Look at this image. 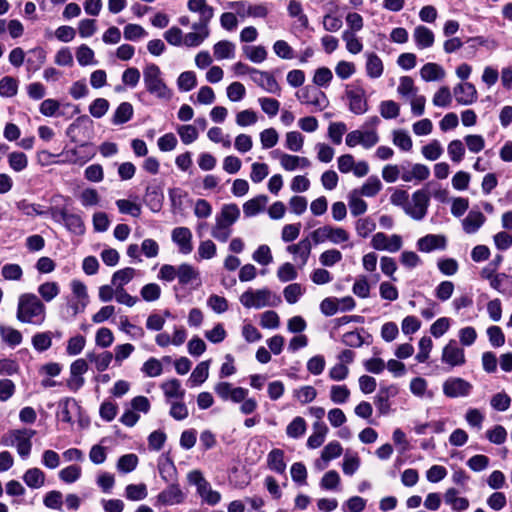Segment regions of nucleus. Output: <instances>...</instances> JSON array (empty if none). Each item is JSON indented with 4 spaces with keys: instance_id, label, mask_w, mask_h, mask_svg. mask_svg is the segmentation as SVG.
I'll return each mask as SVG.
<instances>
[{
    "instance_id": "nucleus-58",
    "label": "nucleus",
    "mask_w": 512,
    "mask_h": 512,
    "mask_svg": "<svg viewBox=\"0 0 512 512\" xmlns=\"http://www.w3.org/2000/svg\"><path fill=\"white\" fill-rule=\"evenodd\" d=\"M342 39L345 41L346 49L349 53L355 55L362 51L363 44L353 31H344L342 33Z\"/></svg>"
},
{
    "instance_id": "nucleus-42",
    "label": "nucleus",
    "mask_w": 512,
    "mask_h": 512,
    "mask_svg": "<svg viewBox=\"0 0 512 512\" xmlns=\"http://www.w3.org/2000/svg\"><path fill=\"white\" fill-rule=\"evenodd\" d=\"M136 276V269L132 267H126L116 271L112 275V285L116 288H123L124 285L128 284Z\"/></svg>"
},
{
    "instance_id": "nucleus-1",
    "label": "nucleus",
    "mask_w": 512,
    "mask_h": 512,
    "mask_svg": "<svg viewBox=\"0 0 512 512\" xmlns=\"http://www.w3.org/2000/svg\"><path fill=\"white\" fill-rule=\"evenodd\" d=\"M16 319L22 324L41 326L46 320V306L34 293H22L17 301Z\"/></svg>"
},
{
    "instance_id": "nucleus-35",
    "label": "nucleus",
    "mask_w": 512,
    "mask_h": 512,
    "mask_svg": "<svg viewBox=\"0 0 512 512\" xmlns=\"http://www.w3.org/2000/svg\"><path fill=\"white\" fill-rule=\"evenodd\" d=\"M268 202L266 195H258L244 203L243 212L246 217H252L263 211Z\"/></svg>"
},
{
    "instance_id": "nucleus-64",
    "label": "nucleus",
    "mask_w": 512,
    "mask_h": 512,
    "mask_svg": "<svg viewBox=\"0 0 512 512\" xmlns=\"http://www.w3.org/2000/svg\"><path fill=\"white\" fill-rule=\"evenodd\" d=\"M178 88L181 91H190L197 85L196 74L193 71L182 72L177 79Z\"/></svg>"
},
{
    "instance_id": "nucleus-37",
    "label": "nucleus",
    "mask_w": 512,
    "mask_h": 512,
    "mask_svg": "<svg viewBox=\"0 0 512 512\" xmlns=\"http://www.w3.org/2000/svg\"><path fill=\"white\" fill-rule=\"evenodd\" d=\"M0 337L1 340L10 347L20 345L23 340V336L19 330L5 325H0Z\"/></svg>"
},
{
    "instance_id": "nucleus-60",
    "label": "nucleus",
    "mask_w": 512,
    "mask_h": 512,
    "mask_svg": "<svg viewBox=\"0 0 512 512\" xmlns=\"http://www.w3.org/2000/svg\"><path fill=\"white\" fill-rule=\"evenodd\" d=\"M343 452V447L338 441L329 442L322 450L321 459L324 462H329L338 458Z\"/></svg>"
},
{
    "instance_id": "nucleus-31",
    "label": "nucleus",
    "mask_w": 512,
    "mask_h": 512,
    "mask_svg": "<svg viewBox=\"0 0 512 512\" xmlns=\"http://www.w3.org/2000/svg\"><path fill=\"white\" fill-rule=\"evenodd\" d=\"M210 363V360L202 361L194 368L188 380L191 387L200 386L208 379Z\"/></svg>"
},
{
    "instance_id": "nucleus-36",
    "label": "nucleus",
    "mask_w": 512,
    "mask_h": 512,
    "mask_svg": "<svg viewBox=\"0 0 512 512\" xmlns=\"http://www.w3.org/2000/svg\"><path fill=\"white\" fill-rule=\"evenodd\" d=\"M366 56V72L368 77L373 79L381 77L384 71V66L380 57L373 52L367 53Z\"/></svg>"
},
{
    "instance_id": "nucleus-43",
    "label": "nucleus",
    "mask_w": 512,
    "mask_h": 512,
    "mask_svg": "<svg viewBox=\"0 0 512 512\" xmlns=\"http://www.w3.org/2000/svg\"><path fill=\"white\" fill-rule=\"evenodd\" d=\"M397 93L406 99H410L418 93V88L415 86L414 81L409 76H402L399 79Z\"/></svg>"
},
{
    "instance_id": "nucleus-13",
    "label": "nucleus",
    "mask_w": 512,
    "mask_h": 512,
    "mask_svg": "<svg viewBox=\"0 0 512 512\" xmlns=\"http://www.w3.org/2000/svg\"><path fill=\"white\" fill-rule=\"evenodd\" d=\"M441 361L450 367L461 366L466 361L464 350L457 346L455 340H450L442 350Z\"/></svg>"
},
{
    "instance_id": "nucleus-54",
    "label": "nucleus",
    "mask_w": 512,
    "mask_h": 512,
    "mask_svg": "<svg viewBox=\"0 0 512 512\" xmlns=\"http://www.w3.org/2000/svg\"><path fill=\"white\" fill-rule=\"evenodd\" d=\"M18 92V81L11 77L5 76L0 80V96L13 97Z\"/></svg>"
},
{
    "instance_id": "nucleus-14",
    "label": "nucleus",
    "mask_w": 512,
    "mask_h": 512,
    "mask_svg": "<svg viewBox=\"0 0 512 512\" xmlns=\"http://www.w3.org/2000/svg\"><path fill=\"white\" fill-rule=\"evenodd\" d=\"M88 370V364L85 359L79 358L70 365V378L67 381V386L77 391L84 385V378L82 375Z\"/></svg>"
},
{
    "instance_id": "nucleus-9",
    "label": "nucleus",
    "mask_w": 512,
    "mask_h": 512,
    "mask_svg": "<svg viewBox=\"0 0 512 512\" xmlns=\"http://www.w3.org/2000/svg\"><path fill=\"white\" fill-rule=\"evenodd\" d=\"M371 245L376 250L395 253L401 249L403 241L400 235L388 236L383 232H377L372 237Z\"/></svg>"
},
{
    "instance_id": "nucleus-15",
    "label": "nucleus",
    "mask_w": 512,
    "mask_h": 512,
    "mask_svg": "<svg viewBox=\"0 0 512 512\" xmlns=\"http://www.w3.org/2000/svg\"><path fill=\"white\" fill-rule=\"evenodd\" d=\"M187 7L189 11L199 15V21L195 24L199 26H207L214 16V9L208 5L206 0H188Z\"/></svg>"
},
{
    "instance_id": "nucleus-50",
    "label": "nucleus",
    "mask_w": 512,
    "mask_h": 512,
    "mask_svg": "<svg viewBox=\"0 0 512 512\" xmlns=\"http://www.w3.org/2000/svg\"><path fill=\"white\" fill-rule=\"evenodd\" d=\"M392 142L395 146L400 148L402 151H410L413 146V142L409 134L401 129L394 130Z\"/></svg>"
},
{
    "instance_id": "nucleus-32",
    "label": "nucleus",
    "mask_w": 512,
    "mask_h": 512,
    "mask_svg": "<svg viewBox=\"0 0 512 512\" xmlns=\"http://www.w3.org/2000/svg\"><path fill=\"white\" fill-rule=\"evenodd\" d=\"M328 433V427L324 422H315L313 424V433L307 440V446L311 449L320 447Z\"/></svg>"
},
{
    "instance_id": "nucleus-57",
    "label": "nucleus",
    "mask_w": 512,
    "mask_h": 512,
    "mask_svg": "<svg viewBox=\"0 0 512 512\" xmlns=\"http://www.w3.org/2000/svg\"><path fill=\"white\" fill-rule=\"evenodd\" d=\"M304 144V136L298 131H290L285 136V146L288 150L299 152Z\"/></svg>"
},
{
    "instance_id": "nucleus-47",
    "label": "nucleus",
    "mask_w": 512,
    "mask_h": 512,
    "mask_svg": "<svg viewBox=\"0 0 512 512\" xmlns=\"http://www.w3.org/2000/svg\"><path fill=\"white\" fill-rule=\"evenodd\" d=\"M307 429V424L304 418L295 417L286 427V434L290 438H299L304 435Z\"/></svg>"
},
{
    "instance_id": "nucleus-28",
    "label": "nucleus",
    "mask_w": 512,
    "mask_h": 512,
    "mask_svg": "<svg viewBox=\"0 0 512 512\" xmlns=\"http://www.w3.org/2000/svg\"><path fill=\"white\" fill-rule=\"evenodd\" d=\"M429 176V167L421 163H416L412 166L410 170L404 171L401 174V179L404 182H411L413 180L421 182L426 180Z\"/></svg>"
},
{
    "instance_id": "nucleus-61",
    "label": "nucleus",
    "mask_w": 512,
    "mask_h": 512,
    "mask_svg": "<svg viewBox=\"0 0 512 512\" xmlns=\"http://www.w3.org/2000/svg\"><path fill=\"white\" fill-rule=\"evenodd\" d=\"M452 102L451 91L448 86H441L433 96L432 103L436 107H448Z\"/></svg>"
},
{
    "instance_id": "nucleus-12",
    "label": "nucleus",
    "mask_w": 512,
    "mask_h": 512,
    "mask_svg": "<svg viewBox=\"0 0 512 512\" xmlns=\"http://www.w3.org/2000/svg\"><path fill=\"white\" fill-rule=\"evenodd\" d=\"M56 221H62L65 227L76 235H83L85 232V225L78 214L68 213L65 209L55 210L52 213Z\"/></svg>"
},
{
    "instance_id": "nucleus-22",
    "label": "nucleus",
    "mask_w": 512,
    "mask_h": 512,
    "mask_svg": "<svg viewBox=\"0 0 512 512\" xmlns=\"http://www.w3.org/2000/svg\"><path fill=\"white\" fill-rule=\"evenodd\" d=\"M185 495L176 483L170 484L157 495V502L162 505H175L184 501Z\"/></svg>"
},
{
    "instance_id": "nucleus-11",
    "label": "nucleus",
    "mask_w": 512,
    "mask_h": 512,
    "mask_svg": "<svg viewBox=\"0 0 512 512\" xmlns=\"http://www.w3.org/2000/svg\"><path fill=\"white\" fill-rule=\"evenodd\" d=\"M215 393L223 400L240 403L245 400L248 390L242 387H233L229 382H219L214 386Z\"/></svg>"
},
{
    "instance_id": "nucleus-10",
    "label": "nucleus",
    "mask_w": 512,
    "mask_h": 512,
    "mask_svg": "<svg viewBox=\"0 0 512 512\" xmlns=\"http://www.w3.org/2000/svg\"><path fill=\"white\" fill-rule=\"evenodd\" d=\"M473 386L470 382L460 377H452L443 383V393L450 398L466 397Z\"/></svg>"
},
{
    "instance_id": "nucleus-30",
    "label": "nucleus",
    "mask_w": 512,
    "mask_h": 512,
    "mask_svg": "<svg viewBox=\"0 0 512 512\" xmlns=\"http://www.w3.org/2000/svg\"><path fill=\"white\" fill-rule=\"evenodd\" d=\"M486 217L480 211H470L463 219L462 225L466 233H475L485 222Z\"/></svg>"
},
{
    "instance_id": "nucleus-23",
    "label": "nucleus",
    "mask_w": 512,
    "mask_h": 512,
    "mask_svg": "<svg viewBox=\"0 0 512 512\" xmlns=\"http://www.w3.org/2000/svg\"><path fill=\"white\" fill-rule=\"evenodd\" d=\"M172 240L183 254H189L193 250L192 233L187 227H177L172 231Z\"/></svg>"
},
{
    "instance_id": "nucleus-52",
    "label": "nucleus",
    "mask_w": 512,
    "mask_h": 512,
    "mask_svg": "<svg viewBox=\"0 0 512 512\" xmlns=\"http://www.w3.org/2000/svg\"><path fill=\"white\" fill-rule=\"evenodd\" d=\"M198 271L190 264L183 263L178 267L177 278L179 283L186 285L198 277Z\"/></svg>"
},
{
    "instance_id": "nucleus-49",
    "label": "nucleus",
    "mask_w": 512,
    "mask_h": 512,
    "mask_svg": "<svg viewBox=\"0 0 512 512\" xmlns=\"http://www.w3.org/2000/svg\"><path fill=\"white\" fill-rule=\"evenodd\" d=\"M139 459L136 454L130 453L121 456L117 461V469L122 473L134 471L138 465Z\"/></svg>"
},
{
    "instance_id": "nucleus-44",
    "label": "nucleus",
    "mask_w": 512,
    "mask_h": 512,
    "mask_svg": "<svg viewBox=\"0 0 512 512\" xmlns=\"http://www.w3.org/2000/svg\"><path fill=\"white\" fill-rule=\"evenodd\" d=\"M382 189V183L377 176H371L358 190L359 195L365 197H374Z\"/></svg>"
},
{
    "instance_id": "nucleus-38",
    "label": "nucleus",
    "mask_w": 512,
    "mask_h": 512,
    "mask_svg": "<svg viewBox=\"0 0 512 512\" xmlns=\"http://www.w3.org/2000/svg\"><path fill=\"white\" fill-rule=\"evenodd\" d=\"M23 481L32 489H39L45 484V474L39 468H30L23 475Z\"/></svg>"
},
{
    "instance_id": "nucleus-24",
    "label": "nucleus",
    "mask_w": 512,
    "mask_h": 512,
    "mask_svg": "<svg viewBox=\"0 0 512 512\" xmlns=\"http://www.w3.org/2000/svg\"><path fill=\"white\" fill-rule=\"evenodd\" d=\"M193 32H189L184 35L183 44L186 47H197L203 43V41L209 36V28L207 26H199V24H193Z\"/></svg>"
},
{
    "instance_id": "nucleus-25",
    "label": "nucleus",
    "mask_w": 512,
    "mask_h": 512,
    "mask_svg": "<svg viewBox=\"0 0 512 512\" xmlns=\"http://www.w3.org/2000/svg\"><path fill=\"white\" fill-rule=\"evenodd\" d=\"M446 239L442 235L428 234L417 241V248L421 252H431L435 249H444Z\"/></svg>"
},
{
    "instance_id": "nucleus-48",
    "label": "nucleus",
    "mask_w": 512,
    "mask_h": 512,
    "mask_svg": "<svg viewBox=\"0 0 512 512\" xmlns=\"http://www.w3.org/2000/svg\"><path fill=\"white\" fill-rule=\"evenodd\" d=\"M147 486L144 483L129 484L125 488V496L131 501H140L147 497Z\"/></svg>"
},
{
    "instance_id": "nucleus-53",
    "label": "nucleus",
    "mask_w": 512,
    "mask_h": 512,
    "mask_svg": "<svg viewBox=\"0 0 512 512\" xmlns=\"http://www.w3.org/2000/svg\"><path fill=\"white\" fill-rule=\"evenodd\" d=\"M379 112L384 119H395L400 114V106L393 100H385L380 103Z\"/></svg>"
},
{
    "instance_id": "nucleus-4",
    "label": "nucleus",
    "mask_w": 512,
    "mask_h": 512,
    "mask_svg": "<svg viewBox=\"0 0 512 512\" xmlns=\"http://www.w3.org/2000/svg\"><path fill=\"white\" fill-rule=\"evenodd\" d=\"M144 84L147 91L159 99L168 100L171 98V91L161 78L160 68L156 64H149L145 67Z\"/></svg>"
},
{
    "instance_id": "nucleus-7",
    "label": "nucleus",
    "mask_w": 512,
    "mask_h": 512,
    "mask_svg": "<svg viewBox=\"0 0 512 512\" xmlns=\"http://www.w3.org/2000/svg\"><path fill=\"white\" fill-rule=\"evenodd\" d=\"M310 238L315 244L329 241L332 244L340 245L349 241L350 235L342 227L324 225L311 232Z\"/></svg>"
},
{
    "instance_id": "nucleus-16",
    "label": "nucleus",
    "mask_w": 512,
    "mask_h": 512,
    "mask_svg": "<svg viewBox=\"0 0 512 512\" xmlns=\"http://www.w3.org/2000/svg\"><path fill=\"white\" fill-rule=\"evenodd\" d=\"M453 94L458 104L471 105L477 101L478 93L470 82L459 83L453 88Z\"/></svg>"
},
{
    "instance_id": "nucleus-33",
    "label": "nucleus",
    "mask_w": 512,
    "mask_h": 512,
    "mask_svg": "<svg viewBox=\"0 0 512 512\" xmlns=\"http://www.w3.org/2000/svg\"><path fill=\"white\" fill-rule=\"evenodd\" d=\"M420 76L424 81L442 80L446 76L445 70L437 63H427L420 69Z\"/></svg>"
},
{
    "instance_id": "nucleus-29",
    "label": "nucleus",
    "mask_w": 512,
    "mask_h": 512,
    "mask_svg": "<svg viewBox=\"0 0 512 512\" xmlns=\"http://www.w3.org/2000/svg\"><path fill=\"white\" fill-rule=\"evenodd\" d=\"M444 501L450 505L456 512L465 511L469 507V500L465 497H459L455 488H449L444 494Z\"/></svg>"
},
{
    "instance_id": "nucleus-3",
    "label": "nucleus",
    "mask_w": 512,
    "mask_h": 512,
    "mask_svg": "<svg viewBox=\"0 0 512 512\" xmlns=\"http://www.w3.org/2000/svg\"><path fill=\"white\" fill-rule=\"evenodd\" d=\"M240 303L247 309H261L267 306H276L281 298L273 294L268 288L257 290L249 289L241 294Z\"/></svg>"
},
{
    "instance_id": "nucleus-5",
    "label": "nucleus",
    "mask_w": 512,
    "mask_h": 512,
    "mask_svg": "<svg viewBox=\"0 0 512 512\" xmlns=\"http://www.w3.org/2000/svg\"><path fill=\"white\" fill-rule=\"evenodd\" d=\"M35 434V430L27 428L11 430L2 438V443L6 446L16 445L18 454L21 457L26 458L31 452V439Z\"/></svg>"
},
{
    "instance_id": "nucleus-2",
    "label": "nucleus",
    "mask_w": 512,
    "mask_h": 512,
    "mask_svg": "<svg viewBox=\"0 0 512 512\" xmlns=\"http://www.w3.org/2000/svg\"><path fill=\"white\" fill-rule=\"evenodd\" d=\"M240 217V209L235 203L224 204L215 217V224L211 229V236L226 242L232 234V226Z\"/></svg>"
},
{
    "instance_id": "nucleus-62",
    "label": "nucleus",
    "mask_w": 512,
    "mask_h": 512,
    "mask_svg": "<svg viewBox=\"0 0 512 512\" xmlns=\"http://www.w3.org/2000/svg\"><path fill=\"white\" fill-rule=\"evenodd\" d=\"M252 259L260 265H269L273 261L270 247L266 244L260 245L252 254Z\"/></svg>"
},
{
    "instance_id": "nucleus-27",
    "label": "nucleus",
    "mask_w": 512,
    "mask_h": 512,
    "mask_svg": "<svg viewBox=\"0 0 512 512\" xmlns=\"http://www.w3.org/2000/svg\"><path fill=\"white\" fill-rule=\"evenodd\" d=\"M413 37L419 49L429 48L434 44V33L426 26L419 25L414 29Z\"/></svg>"
},
{
    "instance_id": "nucleus-40",
    "label": "nucleus",
    "mask_w": 512,
    "mask_h": 512,
    "mask_svg": "<svg viewBox=\"0 0 512 512\" xmlns=\"http://www.w3.org/2000/svg\"><path fill=\"white\" fill-rule=\"evenodd\" d=\"M86 357L91 363H94L97 371L102 372L109 367L113 359V354L109 351H104L99 354L95 352H89L87 353Z\"/></svg>"
},
{
    "instance_id": "nucleus-34",
    "label": "nucleus",
    "mask_w": 512,
    "mask_h": 512,
    "mask_svg": "<svg viewBox=\"0 0 512 512\" xmlns=\"http://www.w3.org/2000/svg\"><path fill=\"white\" fill-rule=\"evenodd\" d=\"M213 54L217 60L233 59L235 57V45L228 40H221L214 44Z\"/></svg>"
},
{
    "instance_id": "nucleus-21",
    "label": "nucleus",
    "mask_w": 512,
    "mask_h": 512,
    "mask_svg": "<svg viewBox=\"0 0 512 512\" xmlns=\"http://www.w3.org/2000/svg\"><path fill=\"white\" fill-rule=\"evenodd\" d=\"M299 99L303 103L312 105L320 111L328 106V99L325 93L312 87H306L301 95H299Z\"/></svg>"
},
{
    "instance_id": "nucleus-45",
    "label": "nucleus",
    "mask_w": 512,
    "mask_h": 512,
    "mask_svg": "<svg viewBox=\"0 0 512 512\" xmlns=\"http://www.w3.org/2000/svg\"><path fill=\"white\" fill-rule=\"evenodd\" d=\"M348 202L352 215L358 216L364 214L367 211V203L361 199L358 190H352L348 195Z\"/></svg>"
},
{
    "instance_id": "nucleus-59",
    "label": "nucleus",
    "mask_w": 512,
    "mask_h": 512,
    "mask_svg": "<svg viewBox=\"0 0 512 512\" xmlns=\"http://www.w3.org/2000/svg\"><path fill=\"white\" fill-rule=\"evenodd\" d=\"M246 57L253 63H261L267 58V50L264 46H246L243 48Z\"/></svg>"
},
{
    "instance_id": "nucleus-19",
    "label": "nucleus",
    "mask_w": 512,
    "mask_h": 512,
    "mask_svg": "<svg viewBox=\"0 0 512 512\" xmlns=\"http://www.w3.org/2000/svg\"><path fill=\"white\" fill-rule=\"evenodd\" d=\"M252 81L266 92L280 95L281 87L269 72L253 70Z\"/></svg>"
},
{
    "instance_id": "nucleus-46",
    "label": "nucleus",
    "mask_w": 512,
    "mask_h": 512,
    "mask_svg": "<svg viewBox=\"0 0 512 512\" xmlns=\"http://www.w3.org/2000/svg\"><path fill=\"white\" fill-rule=\"evenodd\" d=\"M133 115V106L128 102H122L116 109L112 122L120 125L128 122Z\"/></svg>"
},
{
    "instance_id": "nucleus-17",
    "label": "nucleus",
    "mask_w": 512,
    "mask_h": 512,
    "mask_svg": "<svg viewBox=\"0 0 512 512\" xmlns=\"http://www.w3.org/2000/svg\"><path fill=\"white\" fill-rule=\"evenodd\" d=\"M346 96L349 101V109L352 113L360 115L368 110L364 89L360 87L347 89Z\"/></svg>"
},
{
    "instance_id": "nucleus-51",
    "label": "nucleus",
    "mask_w": 512,
    "mask_h": 512,
    "mask_svg": "<svg viewBox=\"0 0 512 512\" xmlns=\"http://www.w3.org/2000/svg\"><path fill=\"white\" fill-rule=\"evenodd\" d=\"M421 153L425 159L435 161L442 155L443 148L440 142L434 139L421 148Z\"/></svg>"
},
{
    "instance_id": "nucleus-26",
    "label": "nucleus",
    "mask_w": 512,
    "mask_h": 512,
    "mask_svg": "<svg viewBox=\"0 0 512 512\" xmlns=\"http://www.w3.org/2000/svg\"><path fill=\"white\" fill-rule=\"evenodd\" d=\"M267 467L278 474L286 471L285 453L279 448L272 449L267 455Z\"/></svg>"
},
{
    "instance_id": "nucleus-20",
    "label": "nucleus",
    "mask_w": 512,
    "mask_h": 512,
    "mask_svg": "<svg viewBox=\"0 0 512 512\" xmlns=\"http://www.w3.org/2000/svg\"><path fill=\"white\" fill-rule=\"evenodd\" d=\"M398 389L396 386L381 387L374 397V404L380 415H387L391 410L390 398L396 396Z\"/></svg>"
},
{
    "instance_id": "nucleus-6",
    "label": "nucleus",
    "mask_w": 512,
    "mask_h": 512,
    "mask_svg": "<svg viewBox=\"0 0 512 512\" xmlns=\"http://www.w3.org/2000/svg\"><path fill=\"white\" fill-rule=\"evenodd\" d=\"M415 191L412 194L411 201L404 206V211L414 220H422L426 214L430 203V192L427 187Z\"/></svg>"
},
{
    "instance_id": "nucleus-56",
    "label": "nucleus",
    "mask_w": 512,
    "mask_h": 512,
    "mask_svg": "<svg viewBox=\"0 0 512 512\" xmlns=\"http://www.w3.org/2000/svg\"><path fill=\"white\" fill-rule=\"evenodd\" d=\"M271 155L279 159L281 167L286 171H294L298 168L297 155L283 153L279 150H274Z\"/></svg>"
},
{
    "instance_id": "nucleus-41",
    "label": "nucleus",
    "mask_w": 512,
    "mask_h": 512,
    "mask_svg": "<svg viewBox=\"0 0 512 512\" xmlns=\"http://www.w3.org/2000/svg\"><path fill=\"white\" fill-rule=\"evenodd\" d=\"M40 299L45 302H51L60 293V287L56 282L47 281L39 285L37 289Z\"/></svg>"
},
{
    "instance_id": "nucleus-18",
    "label": "nucleus",
    "mask_w": 512,
    "mask_h": 512,
    "mask_svg": "<svg viewBox=\"0 0 512 512\" xmlns=\"http://www.w3.org/2000/svg\"><path fill=\"white\" fill-rule=\"evenodd\" d=\"M311 238L305 237L296 244L287 246L286 250L294 256V260H299V267L303 268L310 257L312 250Z\"/></svg>"
},
{
    "instance_id": "nucleus-39",
    "label": "nucleus",
    "mask_w": 512,
    "mask_h": 512,
    "mask_svg": "<svg viewBox=\"0 0 512 512\" xmlns=\"http://www.w3.org/2000/svg\"><path fill=\"white\" fill-rule=\"evenodd\" d=\"M161 389L167 399L176 398L182 400L185 395V390L182 389L180 381L175 378L163 382Z\"/></svg>"
},
{
    "instance_id": "nucleus-55",
    "label": "nucleus",
    "mask_w": 512,
    "mask_h": 512,
    "mask_svg": "<svg viewBox=\"0 0 512 512\" xmlns=\"http://www.w3.org/2000/svg\"><path fill=\"white\" fill-rule=\"evenodd\" d=\"M82 474V469L77 465H69L59 471V478L67 484L76 482Z\"/></svg>"
},
{
    "instance_id": "nucleus-63",
    "label": "nucleus",
    "mask_w": 512,
    "mask_h": 512,
    "mask_svg": "<svg viewBox=\"0 0 512 512\" xmlns=\"http://www.w3.org/2000/svg\"><path fill=\"white\" fill-rule=\"evenodd\" d=\"M342 253L335 249H328L322 252L319 256V261L324 267H332L342 260Z\"/></svg>"
},
{
    "instance_id": "nucleus-8",
    "label": "nucleus",
    "mask_w": 512,
    "mask_h": 512,
    "mask_svg": "<svg viewBox=\"0 0 512 512\" xmlns=\"http://www.w3.org/2000/svg\"><path fill=\"white\" fill-rule=\"evenodd\" d=\"M187 480L191 485L196 486L198 494L207 504L216 505L221 500L220 493L211 488L201 471H190L187 475Z\"/></svg>"
}]
</instances>
